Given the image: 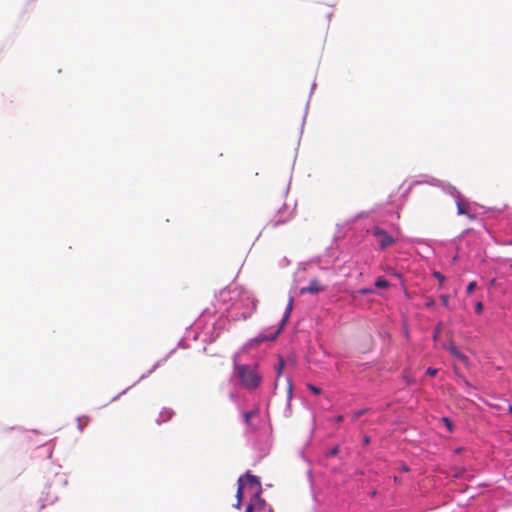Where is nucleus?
Returning <instances> with one entry per match:
<instances>
[{
  "label": "nucleus",
  "mask_w": 512,
  "mask_h": 512,
  "mask_svg": "<svg viewBox=\"0 0 512 512\" xmlns=\"http://www.w3.org/2000/svg\"><path fill=\"white\" fill-rule=\"evenodd\" d=\"M258 416V410H252L249 412L244 413V421L248 426H251V420L254 417Z\"/></svg>",
  "instance_id": "obj_8"
},
{
  "label": "nucleus",
  "mask_w": 512,
  "mask_h": 512,
  "mask_svg": "<svg viewBox=\"0 0 512 512\" xmlns=\"http://www.w3.org/2000/svg\"><path fill=\"white\" fill-rule=\"evenodd\" d=\"M372 234L375 237L380 238L379 246L380 249L384 250L388 248L389 246L393 245L395 243V239L389 235L384 229L380 227H374L372 229Z\"/></svg>",
  "instance_id": "obj_3"
},
{
  "label": "nucleus",
  "mask_w": 512,
  "mask_h": 512,
  "mask_svg": "<svg viewBox=\"0 0 512 512\" xmlns=\"http://www.w3.org/2000/svg\"><path fill=\"white\" fill-rule=\"evenodd\" d=\"M375 286L381 289H387L390 286V283L383 277H379L375 281Z\"/></svg>",
  "instance_id": "obj_9"
},
{
  "label": "nucleus",
  "mask_w": 512,
  "mask_h": 512,
  "mask_svg": "<svg viewBox=\"0 0 512 512\" xmlns=\"http://www.w3.org/2000/svg\"><path fill=\"white\" fill-rule=\"evenodd\" d=\"M440 300L442 302V304L445 306V307H449V295L447 294H442L440 296Z\"/></svg>",
  "instance_id": "obj_16"
},
{
  "label": "nucleus",
  "mask_w": 512,
  "mask_h": 512,
  "mask_svg": "<svg viewBox=\"0 0 512 512\" xmlns=\"http://www.w3.org/2000/svg\"><path fill=\"white\" fill-rule=\"evenodd\" d=\"M255 502L248 504L245 512H266L264 501L254 498Z\"/></svg>",
  "instance_id": "obj_5"
},
{
  "label": "nucleus",
  "mask_w": 512,
  "mask_h": 512,
  "mask_svg": "<svg viewBox=\"0 0 512 512\" xmlns=\"http://www.w3.org/2000/svg\"><path fill=\"white\" fill-rule=\"evenodd\" d=\"M343 419H344V417L342 415H339V416L336 417L335 420H336V422L340 423V422L343 421Z\"/></svg>",
  "instance_id": "obj_27"
},
{
  "label": "nucleus",
  "mask_w": 512,
  "mask_h": 512,
  "mask_svg": "<svg viewBox=\"0 0 512 512\" xmlns=\"http://www.w3.org/2000/svg\"><path fill=\"white\" fill-rule=\"evenodd\" d=\"M249 490L254 498L258 499L261 483L257 476L247 472L238 480L237 497L240 499L245 490Z\"/></svg>",
  "instance_id": "obj_2"
},
{
  "label": "nucleus",
  "mask_w": 512,
  "mask_h": 512,
  "mask_svg": "<svg viewBox=\"0 0 512 512\" xmlns=\"http://www.w3.org/2000/svg\"><path fill=\"white\" fill-rule=\"evenodd\" d=\"M450 351H451V353H452V354H454L455 356L459 357L460 359H462V360L466 359V357H465L462 353H460V352L457 350V348H456V347H452V348L450 349Z\"/></svg>",
  "instance_id": "obj_19"
},
{
  "label": "nucleus",
  "mask_w": 512,
  "mask_h": 512,
  "mask_svg": "<svg viewBox=\"0 0 512 512\" xmlns=\"http://www.w3.org/2000/svg\"><path fill=\"white\" fill-rule=\"evenodd\" d=\"M235 374L240 379L243 387L246 389H256L261 381L262 377L257 371V366H248L244 364L235 365Z\"/></svg>",
  "instance_id": "obj_1"
},
{
  "label": "nucleus",
  "mask_w": 512,
  "mask_h": 512,
  "mask_svg": "<svg viewBox=\"0 0 512 512\" xmlns=\"http://www.w3.org/2000/svg\"><path fill=\"white\" fill-rule=\"evenodd\" d=\"M293 298L290 297L289 300H288V304H287V307H286V310L285 311H288V313H291L292 310H293Z\"/></svg>",
  "instance_id": "obj_21"
},
{
  "label": "nucleus",
  "mask_w": 512,
  "mask_h": 512,
  "mask_svg": "<svg viewBox=\"0 0 512 512\" xmlns=\"http://www.w3.org/2000/svg\"><path fill=\"white\" fill-rule=\"evenodd\" d=\"M290 315H291V313H288V311H285V313H284V315H283V318H282V325H281V327H280V328H282V327L286 324V322L288 321V319H289ZM280 330H281V329H279V330L276 332L275 336H274L272 339H274V338L279 334Z\"/></svg>",
  "instance_id": "obj_12"
},
{
  "label": "nucleus",
  "mask_w": 512,
  "mask_h": 512,
  "mask_svg": "<svg viewBox=\"0 0 512 512\" xmlns=\"http://www.w3.org/2000/svg\"><path fill=\"white\" fill-rule=\"evenodd\" d=\"M366 412L365 409L363 410H358V411H355L353 414H352V420L353 421H356L357 419H359L364 413Z\"/></svg>",
  "instance_id": "obj_15"
},
{
  "label": "nucleus",
  "mask_w": 512,
  "mask_h": 512,
  "mask_svg": "<svg viewBox=\"0 0 512 512\" xmlns=\"http://www.w3.org/2000/svg\"><path fill=\"white\" fill-rule=\"evenodd\" d=\"M90 422V418L88 416H80L77 418V426L80 431H82Z\"/></svg>",
  "instance_id": "obj_7"
},
{
  "label": "nucleus",
  "mask_w": 512,
  "mask_h": 512,
  "mask_svg": "<svg viewBox=\"0 0 512 512\" xmlns=\"http://www.w3.org/2000/svg\"><path fill=\"white\" fill-rule=\"evenodd\" d=\"M483 309H484V307H483L482 302L476 303V305H475V312L477 314H481L483 312Z\"/></svg>",
  "instance_id": "obj_20"
},
{
  "label": "nucleus",
  "mask_w": 512,
  "mask_h": 512,
  "mask_svg": "<svg viewBox=\"0 0 512 512\" xmlns=\"http://www.w3.org/2000/svg\"><path fill=\"white\" fill-rule=\"evenodd\" d=\"M435 305V301L433 299H428L425 303L426 308H432Z\"/></svg>",
  "instance_id": "obj_23"
},
{
  "label": "nucleus",
  "mask_w": 512,
  "mask_h": 512,
  "mask_svg": "<svg viewBox=\"0 0 512 512\" xmlns=\"http://www.w3.org/2000/svg\"><path fill=\"white\" fill-rule=\"evenodd\" d=\"M363 443H364V445H368L370 443V438L368 436H365L363 438Z\"/></svg>",
  "instance_id": "obj_25"
},
{
  "label": "nucleus",
  "mask_w": 512,
  "mask_h": 512,
  "mask_svg": "<svg viewBox=\"0 0 512 512\" xmlns=\"http://www.w3.org/2000/svg\"><path fill=\"white\" fill-rule=\"evenodd\" d=\"M476 286H477V284H476V282H475V281L470 282V283L467 285L466 292H467L468 294L472 293V292L475 290Z\"/></svg>",
  "instance_id": "obj_18"
},
{
  "label": "nucleus",
  "mask_w": 512,
  "mask_h": 512,
  "mask_svg": "<svg viewBox=\"0 0 512 512\" xmlns=\"http://www.w3.org/2000/svg\"><path fill=\"white\" fill-rule=\"evenodd\" d=\"M444 421L446 422L447 424V428L451 431L452 428H451V422L447 419V418H444Z\"/></svg>",
  "instance_id": "obj_26"
},
{
  "label": "nucleus",
  "mask_w": 512,
  "mask_h": 512,
  "mask_svg": "<svg viewBox=\"0 0 512 512\" xmlns=\"http://www.w3.org/2000/svg\"><path fill=\"white\" fill-rule=\"evenodd\" d=\"M307 388L312 392L314 393L315 395H320L322 390L321 388L313 385V384H307Z\"/></svg>",
  "instance_id": "obj_13"
},
{
  "label": "nucleus",
  "mask_w": 512,
  "mask_h": 512,
  "mask_svg": "<svg viewBox=\"0 0 512 512\" xmlns=\"http://www.w3.org/2000/svg\"><path fill=\"white\" fill-rule=\"evenodd\" d=\"M402 469H403V471H408L409 470L406 466H404Z\"/></svg>",
  "instance_id": "obj_31"
},
{
  "label": "nucleus",
  "mask_w": 512,
  "mask_h": 512,
  "mask_svg": "<svg viewBox=\"0 0 512 512\" xmlns=\"http://www.w3.org/2000/svg\"><path fill=\"white\" fill-rule=\"evenodd\" d=\"M288 392H289V394H291V393H292V385H291V384H289Z\"/></svg>",
  "instance_id": "obj_29"
},
{
  "label": "nucleus",
  "mask_w": 512,
  "mask_h": 512,
  "mask_svg": "<svg viewBox=\"0 0 512 512\" xmlns=\"http://www.w3.org/2000/svg\"><path fill=\"white\" fill-rule=\"evenodd\" d=\"M438 373V370L435 369V368H428L427 371H426V374L431 376V377H434L436 376V374Z\"/></svg>",
  "instance_id": "obj_22"
},
{
  "label": "nucleus",
  "mask_w": 512,
  "mask_h": 512,
  "mask_svg": "<svg viewBox=\"0 0 512 512\" xmlns=\"http://www.w3.org/2000/svg\"><path fill=\"white\" fill-rule=\"evenodd\" d=\"M284 365H285V361H284L283 357H279L278 364H277V366L275 367L276 372H277V378H279V377H280V375L282 374V371H283Z\"/></svg>",
  "instance_id": "obj_10"
},
{
  "label": "nucleus",
  "mask_w": 512,
  "mask_h": 512,
  "mask_svg": "<svg viewBox=\"0 0 512 512\" xmlns=\"http://www.w3.org/2000/svg\"><path fill=\"white\" fill-rule=\"evenodd\" d=\"M164 415H165V418H164V421H165V420H168V419H170L172 417L173 412L171 410H165L164 411Z\"/></svg>",
  "instance_id": "obj_24"
},
{
  "label": "nucleus",
  "mask_w": 512,
  "mask_h": 512,
  "mask_svg": "<svg viewBox=\"0 0 512 512\" xmlns=\"http://www.w3.org/2000/svg\"><path fill=\"white\" fill-rule=\"evenodd\" d=\"M339 446L333 447L328 453L327 457H335L339 453Z\"/></svg>",
  "instance_id": "obj_17"
},
{
  "label": "nucleus",
  "mask_w": 512,
  "mask_h": 512,
  "mask_svg": "<svg viewBox=\"0 0 512 512\" xmlns=\"http://www.w3.org/2000/svg\"><path fill=\"white\" fill-rule=\"evenodd\" d=\"M509 412L512 414V405L509 406Z\"/></svg>",
  "instance_id": "obj_30"
},
{
  "label": "nucleus",
  "mask_w": 512,
  "mask_h": 512,
  "mask_svg": "<svg viewBox=\"0 0 512 512\" xmlns=\"http://www.w3.org/2000/svg\"><path fill=\"white\" fill-rule=\"evenodd\" d=\"M287 221H288V218H285L283 220H274V219H272V220H270L268 225L271 226L272 228H277L280 224H284Z\"/></svg>",
  "instance_id": "obj_11"
},
{
  "label": "nucleus",
  "mask_w": 512,
  "mask_h": 512,
  "mask_svg": "<svg viewBox=\"0 0 512 512\" xmlns=\"http://www.w3.org/2000/svg\"><path fill=\"white\" fill-rule=\"evenodd\" d=\"M469 205L466 203H463L462 201L457 202V211L458 214L468 215L470 219H474V216L469 214Z\"/></svg>",
  "instance_id": "obj_6"
},
{
  "label": "nucleus",
  "mask_w": 512,
  "mask_h": 512,
  "mask_svg": "<svg viewBox=\"0 0 512 512\" xmlns=\"http://www.w3.org/2000/svg\"><path fill=\"white\" fill-rule=\"evenodd\" d=\"M433 276H434L435 278H437V279H438V281H439V286L441 287V286H442V284H443V283H444V281H445V277H444V275H443L442 273H440V272L436 271V272H434V273H433Z\"/></svg>",
  "instance_id": "obj_14"
},
{
  "label": "nucleus",
  "mask_w": 512,
  "mask_h": 512,
  "mask_svg": "<svg viewBox=\"0 0 512 512\" xmlns=\"http://www.w3.org/2000/svg\"><path fill=\"white\" fill-rule=\"evenodd\" d=\"M325 289L326 285H324L319 279H312L308 286L300 289V294H318L323 292Z\"/></svg>",
  "instance_id": "obj_4"
},
{
  "label": "nucleus",
  "mask_w": 512,
  "mask_h": 512,
  "mask_svg": "<svg viewBox=\"0 0 512 512\" xmlns=\"http://www.w3.org/2000/svg\"><path fill=\"white\" fill-rule=\"evenodd\" d=\"M360 292H361L362 294H367V293H370V292H372V291H371L370 289H362Z\"/></svg>",
  "instance_id": "obj_28"
}]
</instances>
